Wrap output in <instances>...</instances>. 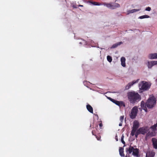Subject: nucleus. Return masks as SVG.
Here are the masks:
<instances>
[{
	"label": "nucleus",
	"instance_id": "obj_1",
	"mask_svg": "<svg viewBox=\"0 0 157 157\" xmlns=\"http://www.w3.org/2000/svg\"><path fill=\"white\" fill-rule=\"evenodd\" d=\"M127 97L129 101L132 104H134L141 100L140 95L135 92H128Z\"/></svg>",
	"mask_w": 157,
	"mask_h": 157
},
{
	"label": "nucleus",
	"instance_id": "obj_3",
	"mask_svg": "<svg viewBox=\"0 0 157 157\" xmlns=\"http://www.w3.org/2000/svg\"><path fill=\"white\" fill-rule=\"evenodd\" d=\"M156 101L155 98L154 96H151L146 102L147 107L149 108L153 107L156 104Z\"/></svg>",
	"mask_w": 157,
	"mask_h": 157
},
{
	"label": "nucleus",
	"instance_id": "obj_30",
	"mask_svg": "<svg viewBox=\"0 0 157 157\" xmlns=\"http://www.w3.org/2000/svg\"><path fill=\"white\" fill-rule=\"evenodd\" d=\"M153 66L157 65V61H151Z\"/></svg>",
	"mask_w": 157,
	"mask_h": 157
},
{
	"label": "nucleus",
	"instance_id": "obj_39",
	"mask_svg": "<svg viewBox=\"0 0 157 157\" xmlns=\"http://www.w3.org/2000/svg\"><path fill=\"white\" fill-rule=\"evenodd\" d=\"M98 48H100L101 49H104V48H99V47H98Z\"/></svg>",
	"mask_w": 157,
	"mask_h": 157
},
{
	"label": "nucleus",
	"instance_id": "obj_31",
	"mask_svg": "<svg viewBox=\"0 0 157 157\" xmlns=\"http://www.w3.org/2000/svg\"><path fill=\"white\" fill-rule=\"evenodd\" d=\"M151 10V8L150 7H147L145 9V10L147 11H150Z\"/></svg>",
	"mask_w": 157,
	"mask_h": 157
},
{
	"label": "nucleus",
	"instance_id": "obj_5",
	"mask_svg": "<svg viewBox=\"0 0 157 157\" xmlns=\"http://www.w3.org/2000/svg\"><path fill=\"white\" fill-rule=\"evenodd\" d=\"M150 86V85L147 82H144V81H142L139 83V86L140 90H146L148 89Z\"/></svg>",
	"mask_w": 157,
	"mask_h": 157
},
{
	"label": "nucleus",
	"instance_id": "obj_34",
	"mask_svg": "<svg viewBox=\"0 0 157 157\" xmlns=\"http://www.w3.org/2000/svg\"><path fill=\"white\" fill-rule=\"evenodd\" d=\"M122 122H121V123H119V125L120 126H121L122 125Z\"/></svg>",
	"mask_w": 157,
	"mask_h": 157
},
{
	"label": "nucleus",
	"instance_id": "obj_25",
	"mask_svg": "<svg viewBox=\"0 0 157 157\" xmlns=\"http://www.w3.org/2000/svg\"><path fill=\"white\" fill-rule=\"evenodd\" d=\"M107 60L110 63L111 62L112 60V57L109 56H107Z\"/></svg>",
	"mask_w": 157,
	"mask_h": 157
},
{
	"label": "nucleus",
	"instance_id": "obj_2",
	"mask_svg": "<svg viewBox=\"0 0 157 157\" xmlns=\"http://www.w3.org/2000/svg\"><path fill=\"white\" fill-rule=\"evenodd\" d=\"M126 151L128 154H131L132 152V155L136 157H139V149L134 148L133 147L130 146L129 148H126Z\"/></svg>",
	"mask_w": 157,
	"mask_h": 157
},
{
	"label": "nucleus",
	"instance_id": "obj_19",
	"mask_svg": "<svg viewBox=\"0 0 157 157\" xmlns=\"http://www.w3.org/2000/svg\"><path fill=\"white\" fill-rule=\"evenodd\" d=\"M86 108L88 110L90 113H93V109L91 105H86Z\"/></svg>",
	"mask_w": 157,
	"mask_h": 157
},
{
	"label": "nucleus",
	"instance_id": "obj_35",
	"mask_svg": "<svg viewBox=\"0 0 157 157\" xmlns=\"http://www.w3.org/2000/svg\"><path fill=\"white\" fill-rule=\"evenodd\" d=\"M99 126L101 127L102 126V124L101 123H100L99 124Z\"/></svg>",
	"mask_w": 157,
	"mask_h": 157
},
{
	"label": "nucleus",
	"instance_id": "obj_38",
	"mask_svg": "<svg viewBox=\"0 0 157 157\" xmlns=\"http://www.w3.org/2000/svg\"><path fill=\"white\" fill-rule=\"evenodd\" d=\"M111 101H112V102H113V103H115V101H113V100H111Z\"/></svg>",
	"mask_w": 157,
	"mask_h": 157
},
{
	"label": "nucleus",
	"instance_id": "obj_10",
	"mask_svg": "<svg viewBox=\"0 0 157 157\" xmlns=\"http://www.w3.org/2000/svg\"><path fill=\"white\" fill-rule=\"evenodd\" d=\"M148 57L151 59H157V53L150 54L148 55Z\"/></svg>",
	"mask_w": 157,
	"mask_h": 157
},
{
	"label": "nucleus",
	"instance_id": "obj_8",
	"mask_svg": "<svg viewBox=\"0 0 157 157\" xmlns=\"http://www.w3.org/2000/svg\"><path fill=\"white\" fill-rule=\"evenodd\" d=\"M155 155V153L152 151L148 150L147 151L146 157H154Z\"/></svg>",
	"mask_w": 157,
	"mask_h": 157
},
{
	"label": "nucleus",
	"instance_id": "obj_27",
	"mask_svg": "<svg viewBox=\"0 0 157 157\" xmlns=\"http://www.w3.org/2000/svg\"><path fill=\"white\" fill-rule=\"evenodd\" d=\"M124 136H123V135L121 137V140L122 143L123 144H125V143L124 140Z\"/></svg>",
	"mask_w": 157,
	"mask_h": 157
},
{
	"label": "nucleus",
	"instance_id": "obj_36",
	"mask_svg": "<svg viewBox=\"0 0 157 157\" xmlns=\"http://www.w3.org/2000/svg\"><path fill=\"white\" fill-rule=\"evenodd\" d=\"M96 138H97V139L98 140H100V137H96Z\"/></svg>",
	"mask_w": 157,
	"mask_h": 157
},
{
	"label": "nucleus",
	"instance_id": "obj_15",
	"mask_svg": "<svg viewBox=\"0 0 157 157\" xmlns=\"http://www.w3.org/2000/svg\"><path fill=\"white\" fill-rule=\"evenodd\" d=\"M102 5H104V6H106L107 7L111 9H114V8L113 7V5L111 3H104Z\"/></svg>",
	"mask_w": 157,
	"mask_h": 157
},
{
	"label": "nucleus",
	"instance_id": "obj_13",
	"mask_svg": "<svg viewBox=\"0 0 157 157\" xmlns=\"http://www.w3.org/2000/svg\"><path fill=\"white\" fill-rule=\"evenodd\" d=\"M141 106V108L144 110V111L146 112H147V109L146 108V103H145L144 102L142 101H141V105H140Z\"/></svg>",
	"mask_w": 157,
	"mask_h": 157
},
{
	"label": "nucleus",
	"instance_id": "obj_42",
	"mask_svg": "<svg viewBox=\"0 0 157 157\" xmlns=\"http://www.w3.org/2000/svg\"><path fill=\"white\" fill-rule=\"evenodd\" d=\"M92 133L93 135H94L93 133V132H92Z\"/></svg>",
	"mask_w": 157,
	"mask_h": 157
},
{
	"label": "nucleus",
	"instance_id": "obj_11",
	"mask_svg": "<svg viewBox=\"0 0 157 157\" xmlns=\"http://www.w3.org/2000/svg\"><path fill=\"white\" fill-rule=\"evenodd\" d=\"M152 141L154 148L157 149V139L155 138H153L152 139Z\"/></svg>",
	"mask_w": 157,
	"mask_h": 157
},
{
	"label": "nucleus",
	"instance_id": "obj_14",
	"mask_svg": "<svg viewBox=\"0 0 157 157\" xmlns=\"http://www.w3.org/2000/svg\"><path fill=\"white\" fill-rule=\"evenodd\" d=\"M113 101H115V102L114 103L116 105H118L119 106L123 105L124 106H125L124 104L123 101H118L115 100H114Z\"/></svg>",
	"mask_w": 157,
	"mask_h": 157
},
{
	"label": "nucleus",
	"instance_id": "obj_41",
	"mask_svg": "<svg viewBox=\"0 0 157 157\" xmlns=\"http://www.w3.org/2000/svg\"><path fill=\"white\" fill-rule=\"evenodd\" d=\"M125 157H128L127 155H126V156H125Z\"/></svg>",
	"mask_w": 157,
	"mask_h": 157
},
{
	"label": "nucleus",
	"instance_id": "obj_37",
	"mask_svg": "<svg viewBox=\"0 0 157 157\" xmlns=\"http://www.w3.org/2000/svg\"><path fill=\"white\" fill-rule=\"evenodd\" d=\"M78 6H80V7H83V5H79Z\"/></svg>",
	"mask_w": 157,
	"mask_h": 157
},
{
	"label": "nucleus",
	"instance_id": "obj_6",
	"mask_svg": "<svg viewBox=\"0 0 157 157\" xmlns=\"http://www.w3.org/2000/svg\"><path fill=\"white\" fill-rule=\"evenodd\" d=\"M138 111L137 107L136 106L134 107L131 110L129 114L130 118L132 119L135 118L137 115Z\"/></svg>",
	"mask_w": 157,
	"mask_h": 157
},
{
	"label": "nucleus",
	"instance_id": "obj_28",
	"mask_svg": "<svg viewBox=\"0 0 157 157\" xmlns=\"http://www.w3.org/2000/svg\"><path fill=\"white\" fill-rule=\"evenodd\" d=\"M124 116H121L120 117V121H121V122H123V121H124Z\"/></svg>",
	"mask_w": 157,
	"mask_h": 157
},
{
	"label": "nucleus",
	"instance_id": "obj_4",
	"mask_svg": "<svg viewBox=\"0 0 157 157\" xmlns=\"http://www.w3.org/2000/svg\"><path fill=\"white\" fill-rule=\"evenodd\" d=\"M157 127V123L153 126H152L149 129H148L149 132L146 134V136H153L155 135V131L156 130Z\"/></svg>",
	"mask_w": 157,
	"mask_h": 157
},
{
	"label": "nucleus",
	"instance_id": "obj_16",
	"mask_svg": "<svg viewBox=\"0 0 157 157\" xmlns=\"http://www.w3.org/2000/svg\"><path fill=\"white\" fill-rule=\"evenodd\" d=\"M126 59L124 57H122L121 58V65L123 67H125Z\"/></svg>",
	"mask_w": 157,
	"mask_h": 157
},
{
	"label": "nucleus",
	"instance_id": "obj_18",
	"mask_svg": "<svg viewBox=\"0 0 157 157\" xmlns=\"http://www.w3.org/2000/svg\"><path fill=\"white\" fill-rule=\"evenodd\" d=\"M119 152L120 155L122 157L124 156V149L122 147H120L119 149Z\"/></svg>",
	"mask_w": 157,
	"mask_h": 157
},
{
	"label": "nucleus",
	"instance_id": "obj_7",
	"mask_svg": "<svg viewBox=\"0 0 157 157\" xmlns=\"http://www.w3.org/2000/svg\"><path fill=\"white\" fill-rule=\"evenodd\" d=\"M137 130L140 134L144 135L147 132L148 128L147 127H143L139 128Z\"/></svg>",
	"mask_w": 157,
	"mask_h": 157
},
{
	"label": "nucleus",
	"instance_id": "obj_26",
	"mask_svg": "<svg viewBox=\"0 0 157 157\" xmlns=\"http://www.w3.org/2000/svg\"><path fill=\"white\" fill-rule=\"evenodd\" d=\"M136 131V130L132 128V131L131 133V135L132 136H133L135 135V132Z\"/></svg>",
	"mask_w": 157,
	"mask_h": 157
},
{
	"label": "nucleus",
	"instance_id": "obj_21",
	"mask_svg": "<svg viewBox=\"0 0 157 157\" xmlns=\"http://www.w3.org/2000/svg\"><path fill=\"white\" fill-rule=\"evenodd\" d=\"M147 65L149 69H151L153 66L151 61H148L147 63Z\"/></svg>",
	"mask_w": 157,
	"mask_h": 157
},
{
	"label": "nucleus",
	"instance_id": "obj_40",
	"mask_svg": "<svg viewBox=\"0 0 157 157\" xmlns=\"http://www.w3.org/2000/svg\"><path fill=\"white\" fill-rule=\"evenodd\" d=\"M116 141H117L118 140V139H117V138H116Z\"/></svg>",
	"mask_w": 157,
	"mask_h": 157
},
{
	"label": "nucleus",
	"instance_id": "obj_17",
	"mask_svg": "<svg viewBox=\"0 0 157 157\" xmlns=\"http://www.w3.org/2000/svg\"><path fill=\"white\" fill-rule=\"evenodd\" d=\"M141 9H133L131 10H129L127 11L128 14L130 13H133L134 12L139 11Z\"/></svg>",
	"mask_w": 157,
	"mask_h": 157
},
{
	"label": "nucleus",
	"instance_id": "obj_23",
	"mask_svg": "<svg viewBox=\"0 0 157 157\" xmlns=\"http://www.w3.org/2000/svg\"><path fill=\"white\" fill-rule=\"evenodd\" d=\"M150 17V16L147 15H144L140 16L138 17L139 19H142L145 18H148Z\"/></svg>",
	"mask_w": 157,
	"mask_h": 157
},
{
	"label": "nucleus",
	"instance_id": "obj_33",
	"mask_svg": "<svg viewBox=\"0 0 157 157\" xmlns=\"http://www.w3.org/2000/svg\"><path fill=\"white\" fill-rule=\"evenodd\" d=\"M85 42V41L83 40L82 42H79V44H83V43Z\"/></svg>",
	"mask_w": 157,
	"mask_h": 157
},
{
	"label": "nucleus",
	"instance_id": "obj_9",
	"mask_svg": "<svg viewBox=\"0 0 157 157\" xmlns=\"http://www.w3.org/2000/svg\"><path fill=\"white\" fill-rule=\"evenodd\" d=\"M139 79H137L136 81H133L131 82H129L125 87L126 90L129 89L134 84L138 82Z\"/></svg>",
	"mask_w": 157,
	"mask_h": 157
},
{
	"label": "nucleus",
	"instance_id": "obj_32",
	"mask_svg": "<svg viewBox=\"0 0 157 157\" xmlns=\"http://www.w3.org/2000/svg\"><path fill=\"white\" fill-rule=\"evenodd\" d=\"M108 98V99H109L111 101L112 100L113 101V100H114V99H112V98H110V97H109Z\"/></svg>",
	"mask_w": 157,
	"mask_h": 157
},
{
	"label": "nucleus",
	"instance_id": "obj_12",
	"mask_svg": "<svg viewBox=\"0 0 157 157\" xmlns=\"http://www.w3.org/2000/svg\"><path fill=\"white\" fill-rule=\"evenodd\" d=\"M139 123L136 121H135L133 122V124L132 128L136 130L139 127Z\"/></svg>",
	"mask_w": 157,
	"mask_h": 157
},
{
	"label": "nucleus",
	"instance_id": "obj_29",
	"mask_svg": "<svg viewBox=\"0 0 157 157\" xmlns=\"http://www.w3.org/2000/svg\"><path fill=\"white\" fill-rule=\"evenodd\" d=\"M140 134V133L139 132V131L137 130L136 131V133L135 134V137L137 138L138 135Z\"/></svg>",
	"mask_w": 157,
	"mask_h": 157
},
{
	"label": "nucleus",
	"instance_id": "obj_20",
	"mask_svg": "<svg viewBox=\"0 0 157 157\" xmlns=\"http://www.w3.org/2000/svg\"><path fill=\"white\" fill-rule=\"evenodd\" d=\"M123 43L122 42H118L116 44H115L113 45L111 47V48H116L118 46L120 45L121 44H122Z\"/></svg>",
	"mask_w": 157,
	"mask_h": 157
},
{
	"label": "nucleus",
	"instance_id": "obj_22",
	"mask_svg": "<svg viewBox=\"0 0 157 157\" xmlns=\"http://www.w3.org/2000/svg\"><path fill=\"white\" fill-rule=\"evenodd\" d=\"M89 2L90 3L93 4L94 5L96 6H100L102 5V4L101 3H98L96 2H93L91 1H89Z\"/></svg>",
	"mask_w": 157,
	"mask_h": 157
},
{
	"label": "nucleus",
	"instance_id": "obj_24",
	"mask_svg": "<svg viewBox=\"0 0 157 157\" xmlns=\"http://www.w3.org/2000/svg\"><path fill=\"white\" fill-rule=\"evenodd\" d=\"M113 7L114 8V9L120 7V5L117 3H114L113 5Z\"/></svg>",
	"mask_w": 157,
	"mask_h": 157
}]
</instances>
